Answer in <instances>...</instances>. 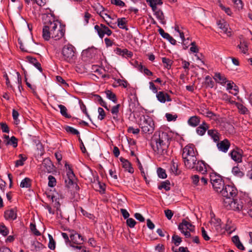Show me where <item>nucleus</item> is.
<instances>
[{
	"label": "nucleus",
	"mask_w": 252,
	"mask_h": 252,
	"mask_svg": "<svg viewBox=\"0 0 252 252\" xmlns=\"http://www.w3.org/2000/svg\"><path fill=\"white\" fill-rule=\"evenodd\" d=\"M120 211L125 219H128L129 216V213L125 209H121Z\"/></svg>",
	"instance_id": "nucleus-63"
},
{
	"label": "nucleus",
	"mask_w": 252,
	"mask_h": 252,
	"mask_svg": "<svg viewBox=\"0 0 252 252\" xmlns=\"http://www.w3.org/2000/svg\"><path fill=\"white\" fill-rule=\"evenodd\" d=\"M48 237L49 239L48 247L50 249L53 250L56 247V242L51 235L49 234Z\"/></svg>",
	"instance_id": "nucleus-41"
},
{
	"label": "nucleus",
	"mask_w": 252,
	"mask_h": 252,
	"mask_svg": "<svg viewBox=\"0 0 252 252\" xmlns=\"http://www.w3.org/2000/svg\"><path fill=\"white\" fill-rule=\"evenodd\" d=\"M111 2L112 4L116 5L117 6H119L121 7H124L125 6V3L121 0H111Z\"/></svg>",
	"instance_id": "nucleus-53"
},
{
	"label": "nucleus",
	"mask_w": 252,
	"mask_h": 252,
	"mask_svg": "<svg viewBox=\"0 0 252 252\" xmlns=\"http://www.w3.org/2000/svg\"><path fill=\"white\" fill-rule=\"evenodd\" d=\"M134 217L140 222H143L145 220L143 216L138 213H136L134 214Z\"/></svg>",
	"instance_id": "nucleus-62"
},
{
	"label": "nucleus",
	"mask_w": 252,
	"mask_h": 252,
	"mask_svg": "<svg viewBox=\"0 0 252 252\" xmlns=\"http://www.w3.org/2000/svg\"><path fill=\"white\" fill-rule=\"evenodd\" d=\"M136 223L135 220L132 218H128L126 220V224L130 228L134 227Z\"/></svg>",
	"instance_id": "nucleus-51"
},
{
	"label": "nucleus",
	"mask_w": 252,
	"mask_h": 252,
	"mask_svg": "<svg viewBox=\"0 0 252 252\" xmlns=\"http://www.w3.org/2000/svg\"><path fill=\"white\" fill-rule=\"evenodd\" d=\"M42 19L44 24L42 29V37L45 40H49L56 28L57 21H55L51 16L48 15H43Z\"/></svg>",
	"instance_id": "nucleus-3"
},
{
	"label": "nucleus",
	"mask_w": 252,
	"mask_h": 252,
	"mask_svg": "<svg viewBox=\"0 0 252 252\" xmlns=\"http://www.w3.org/2000/svg\"><path fill=\"white\" fill-rule=\"evenodd\" d=\"M20 156L21 157L20 159L15 161V166L16 167L23 165L24 164V161L26 160V158L23 157L22 155H20Z\"/></svg>",
	"instance_id": "nucleus-55"
},
{
	"label": "nucleus",
	"mask_w": 252,
	"mask_h": 252,
	"mask_svg": "<svg viewBox=\"0 0 252 252\" xmlns=\"http://www.w3.org/2000/svg\"><path fill=\"white\" fill-rule=\"evenodd\" d=\"M116 54L122 56H126L127 57H131L132 56V53L128 51L126 49H122L119 48H117L115 50Z\"/></svg>",
	"instance_id": "nucleus-22"
},
{
	"label": "nucleus",
	"mask_w": 252,
	"mask_h": 252,
	"mask_svg": "<svg viewBox=\"0 0 252 252\" xmlns=\"http://www.w3.org/2000/svg\"><path fill=\"white\" fill-rule=\"evenodd\" d=\"M57 81L61 83V84L64 85L65 86H68V84L65 82V80L60 76H56Z\"/></svg>",
	"instance_id": "nucleus-64"
},
{
	"label": "nucleus",
	"mask_w": 252,
	"mask_h": 252,
	"mask_svg": "<svg viewBox=\"0 0 252 252\" xmlns=\"http://www.w3.org/2000/svg\"><path fill=\"white\" fill-rule=\"evenodd\" d=\"M94 29L97 31L99 36L101 38H103L105 34L108 36H110L112 34V31L108 27L105 28V29L101 30L98 27V25H95Z\"/></svg>",
	"instance_id": "nucleus-19"
},
{
	"label": "nucleus",
	"mask_w": 252,
	"mask_h": 252,
	"mask_svg": "<svg viewBox=\"0 0 252 252\" xmlns=\"http://www.w3.org/2000/svg\"><path fill=\"white\" fill-rule=\"evenodd\" d=\"M139 126L142 131L145 133H151L154 130V122L149 116H142L140 119Z\"/></svg>",
	"instance_id": "nucleus-6"
},
{
	"label": "nucleus",
	"mask_w": 252,
	"mask_h": 252,
	"mask_svg": "<svg viewBox=\"0 0 252 252\" xmlns=\"http://www.w3.org/2000/svg\"><path fill=\"white\" fill-rule=\"evenodd\" d=\"M75 178H69L67 177V179L65 180V184L66 187L70 188L71 186L74 185V179Z\"/></svg>",
	"instance_id": "nucleus-50"
},
{
	"label": "nucleus",
	"mask_w": 252,
	"mask_h": 252,
	"mask_svg": "<svg viewBox=\"0 0 252 252\" xmlns=\"http://www.w3.org/2000/svg\"><path fill=\"white\" fill-rule=\"evenodd\" d=\"M31 186V180L29 178H25L20 183V187L21 188H30Z\"/></svg>",
	"instance_id": "nucleus-31"
},
{
	"label": "nucleus",
	"mask_w": 252,
	"mask_h": 252,
	"mask_svg": "<svg viewBox=\"0 0 252 252\" xmlns=\"http://www.w3.org/2000/svg\"><path fill=\"white\" fill-rule=\"evenodd\" d=\"M120 107V104H118L113 107H112L111 112L113 114V119L118 121V115L119 112V108Z\"/></svg>",
	"instance_id": "nucleus-27"
},
{
	"label": "nucleus",
	"mask_w": 252,
	"mask_h": 252,
	"mask_svg": "<svg viewBox=\"0 0 252 252\" xmlns=\"http://www.w3.org/2000/svg\"><path fill=\"white\" fill-rule=\"evenodd\" d=\"M208 134L215 142H217L219 140V133L217 130L213 129L208 130Z\"/></svg>",
	"instance_id": "nucleus-28"
},
{
	"label": "nucleus",
	"mask_w": 252,
	"mask_h": 252,
	"mask_svg": "<svg viewBox=\"0 0 252 252\" xmlns=\"http://www.w3.org/2000/svg\"><path fill=\"white\" fill-rule=\"evenodd\" d=\"M232 242L235 244L236 246L239 249L241 250H244L245 247L243 245V244L241 243L239 238L237 235H235L232 238Z\"/></svg>",
	"instance_id": "nucleus-24"
},
{
	"label": "nucleus",
	"mask_w": 252,
	"mask_h": 252,
	"mask_svg": "<svg viewBox=\"0 0 252 252\" xmlns=\"http://www.w3.org/2000/svg\"><path fill=\"white\" fill-rule=\"evenodd\" d=\"M210 179L214 190L220 193L225 186L221 177L216 173H212L210 175Z\"/></svg>",
	"instance_id": "nucleus-7"
},
{
	"label": "nucleus",
	"mask_w": 252,
	"mask_h": 252,
	"mask_svg": "<svg viewBox=\"0 0 252 252\" xmlns=\"http://www.w3.org/2000/svg\"><path fill=\"white\" fill-rule=\"evenodd\" d=\"M158 32H159V33H160V34L161 35V36L166 39H168V38H169V37L170 36L169 35V34H168L167 32H165L164 31V30L161 28H159V29L158 30Z\"/></svg>",
	"instance_id": "nucleus-57"
},
{
	"label": "nucleus",
	"mask_w": 252,
	"mask_h": 252,
	"mask_svg": "<svg viewBox=\"0 0 252 252\" xmlns=\"http://www.w3.org/2000/svg\"><path fill=\"white\" fill-rule=\"evenodd\" d=\"M209 126L208 124L206 122H203L202 124L196 128V132L198 135L202 136L205 134Z\"/></svg>",
	"instance_id": "nucleus-20"
},
{
	"label": "nucleus",
	"mask_w": 252,
	"mask_h": 252,
	"mask_svg": "<svg viewBox=\"0 0 252 252\" xmlns=\"http://www.w3.org/2000/svg\"><path fill=\"white\" fill-rule=\"evenodd\" d=\"M9 231L4 225H0V233L5 236L8 235Z\"/></svg>",
	"instance_id": "nucleus-45"
},
{
	"label": "nucleus",
	"mask_w": 252,
	"mask_h": 252,
	"mask_svg": "<svg viewBox=\"0 0 252 252\" xmlns=\"http://www.w3.org/2000/svg\"><path fill=\"white\" fill-rule=\"evenodd\" d=\"M233 2L238 9H242L243 7L242 1L241 0H232Z\"/></svg>",
	"instance_id": "nucleus-49"
},
{
	"label": "nucleus",
	"mask_w": 252,
	"mask_h": 252,
	"mask_svg": "<svg viewBox=\"0 0 252 252\" xmlns=\"http://www.w3.org/2000/svg\"><path fill=\"white\" fill-rule=\"evenodd\" d=\"M223 204L227 210H232L239 212L243 209V203L241 199L233 197L223 198Z\"/></svg>",
	"instance_id": "nucleus-5"
},
{
	"label": "nucleus",
	"mask_w": 252,
	"mask_h": 252,
	"mask_svg": "<svg viewBox=\"0 0 252 252\" xmlns=\"http://www.w3.org/2000/svg\"><path fill=\"white\" fill-rule=\"evenodd\" d=\"M65 29L58 21L56 23V28L52 32V38L56 40L62 38L64 34Z\"/></svg>",
	"instance_id": "nucleus-10"
},
{
	"label": "nucleus",
	"mask_w": 252,
	"mask_h": 252,
	"mask_svg": "<svg viewBox=\"0 0 252 252\" xmlns=\"http://www.w3.org/2000/svg\"><path fill=\"white\" fill-rule=\"evenodd\" d=\"M48 186L50 187H53L56 185V180L54 177L52 175L48 176Z\"/></svg>",
	"instance_id": "nucleus-43"
},
{
	"label": "nucleus",
	"mask_w": 252,
	"mask_h": 252,
	"mask_svg": "<svg viewBox=\"0 0 252 252\" xmlns=\"http://www.w3.org/2000/svg\"><path fill=\"white\" fill-rule=\"evenodd\" d=\"M76 53L75 47L71 44L65 45L62 51L61 60L69 63L75 62Z\"/></svg>",
	"instance_id": "nucleus-4"
},
{
	"label": "nucleus",
	"mask_w": 252,
	"mask_h": 252,
	"mask_svg": "<svg viewBox=\"0 0 252 252\" xmlns=\"http://www.w3.org/2000/svg\"><path fill=\"white\" fill-rule=\"evenodd\" d=\"M179 229L184 234L186 238L190 237V231H193L194 229V226L189 222L183 220L178 226Z\"/></svg>",
	"instance_id": "nucleus-8"
},
{
	"label": "nucleus",
	"mask_w": 252,
	"mask_h": 252,
	"mask_svg": "<svg viewBox=\"0 0 252 252\" xmlns=\"http://www.w3.org/2000/svg\"><path fill=\"white\" fill-rule=\"evenodd\" d=\"M170 169L174 174H178V166L175 162H173L171 165Z\"/></svg>",
	"instance_id": "nucleus-60"
},
{
	"label": "nucleus",
	"mask_w": 252,
	"mask_h": 252,
	"mask_svg": "<svg viewBox=\"0 0 252 252\" xmlns=\"http://www.w3.org/2000/svg\"><path fill=\"white\" fill-rule=\"evenodd\" d=\"M202 114L205 115L206 117L212 118L213 116H215V114L212 112L211 111H210L209 110H202V111L201 112Z\"/></svg>",
	"instance_id": "nucleus-59"
},
{
	"label": "nucleus",
	"mask_w": 252,
	"mask_h": 252,
	"mask_svg": "<svg viewBox=\"0 0 252 252\" xmlns=\"http://www.w3.org/2000/svg\"><path fill=\"white\" fill-rule=\"evenodd\" d=\"M194 168L202 174H204L207 172L206 164L203 161L197 160Z\"/></svg>",
	"instance_id": "nucleus-17"
},
{
	"label": "nucleus",
	"mask_w": 252,
	"mask_h": 252,
	"mask_svg": "<svg viewBox=\"0 0 252 252\" xmlns=\"http://www.w3.org/2000/svg\"><path fill=\"white\" fill-rule=\"evenodd\" d=\"M6 145H12L13 147L15 148L17 146V139L14 137L12 136L6 142Z\"/></svg>",
	"instance_id": "nucleus-36"
},
{
	"label": "nucleus",
	"mask_w": 252,
	"mask_h": 252,
	"mask_svg": "<svg viewBox=\"0 0 252 252\" xmlns=\"http://www.w3.org/2000/svg\"><path fill=\"white\" fill-rule=\"evenodd\" d=\"M158 189H164L165 190H169L170 189V183L168 181L163 182L158 187Z\"/></svg>",
	"instance_id": "nucleus-40"
},
{
	"label": "nucleus",
	"mask_w": 252,
	"mask_h": 252,
	"mask_svg": "<svg viewBox=\"0 0 252 252\" xmlns=\"http://www.w3.org/2000/svg\"><path fill=\"white\" fill-rule=\"evenodd\" d=\"M70 243L72 242L73 244L77 245H81L84 242V238L79 234L74 233L70 235Z\"/></svg>",
	"instance_id": "nucleus-14"
},
{
	"label": "nucleus",
	"mask_w": 252,
	"mask_h": 252,
	"mask_svg": "<svg viewBox=\"0 0 252 252\" xmlns=\"http://www.w3.org/2000/svg\"><path fill=\"white\" fill-rule=\"evenodd\" d=\"M4 218L7 220H14L17 218L16 210L11 209L4 212Z\"/></svg>",
	"instance_id": "nucleus-16"
},
{
	"label": "nucleus",
	"mask_w": 252,
	"mask_h": 252,
	"mask_svg": "<svg viewBox=\"0 0 252 252\" xmlns=\"http://www.w3.org/2000/svg\"><path fill=\"white\" fill-rule=\"evenodd\" d=\"M94 8L96 12L98 13L102 18H104V16L103 15V12L104 10V8L102 5L99 4L96 5L95 6H94Z\"/></svg>",
	"instance_id": "nucleus-38"
},
{
	"label": "nucleus",
	"mask_w": 252,
	"mask_h": 252,
	"mask_svg": "<svg viewBox=\"0 0 252 252\" xmlns=\"http://www.w3.org/2000/svg\"><path fill=\"white\" fill-rule=\"evenodd\" d=\"M162 62L164 64V66L168 69L170 68L173 63L172 60L165 57L162 58Z\"/></svg>",
	"instance_id": "nucleus-37"
},
{
	"label": "nucleus",
	"mask_w": 252,
	"mask_h": 252,
	"mask_svg": "<svg viewBox=\"0 0 252 252\" xmlns=\"http://www.w3.org/2000/svg\"><path fill=\"white\" fill-rule=\"evenodd\" d=\"M158 176L159 178L164 179L167 177L165 170L161 168H158L157 170Z\"/></svg>",
	"instance_id": "nucleus-44"
},
{
	"label": "nucleus",
	"mask_w": 252,
	"mask_h": 252,
	"mask_svg": "<svg viewBox=\"0 0 252 252\" xmlns=\"http://www.w3.org/2000/svg\"><path fill=\"white\" fill-rule=\"evenodd\" d=\"M107 97L110 100H112L114 103L117 102L116 96L110 90H107L105 91Z\"/></svg>",
	"instance_id": "nucleus-34"
},
{
	"label": "nucleus",
	"mask_w": 252,
	"mask_h": 252,
	"mask_svg": "<svg viewBox=\"0 0 252 252\" xmlns=\"http://www.w3.org/2000/svg\"><path fill=\"white\" fill-rule=\"evenodd\" d=\"M214 79L218 83L224 84L227 82L226 78L224 76L221 75L220 73H216L214 77Z\"/></svg>",
	"instance_id": "nucleus-26"
},
{
	"label": "nucleus",
	"mask_w": 252,
	"mask_h": 252,
	"mask_svg": "<svg viewBox=\"0 0 252 252\" xmlns=\"http://www.w3.org/2000/svg\"><path fill=\"white\" fill-rule=\"evenodd\" d=\"M28 59L29 62L32 63L40 72L42 71V69L40 63L37 61V60L35 58L31 57H28Z\"/></svg>",
	"instance_id": "nucleus-25"
},
{
	"label": "nucleus",
	"mask_w": 252,
	"mask_h": 252,
	"mask_svg": "<svg viewBox=\"0 0 252 252\" xmlns=\"http://www.w3.org/2000/svg\"><path fill=\"white\" fill-rule=\"evenodd\" d=\"M188 123L189 126L195 127L199 124L200 118L196 116H192L188 120Z\"/></svg>",
	"instance_id": "nucleus-23"
},
{
	"label": "nucleus",
	"mask_w": 252,
	"mask_h": 252,
	"mask_svg": "<svg viewBox=\"0 0 252 252\" xmlns=\"http://www.w3.org/2000/svg\"><path fill=\"white\" fill-rule=\"evenodd\" d=\"M121 161L122 162L123 167L129 173H132L134 172L133 168L131 166L130 163L126 159L121 158Z\"/></svg>",
	"instance_id": "nucleus-21"
},
{
	"label": "nucleus",
	"mask_w": 252,
	"mask_h": 252,
	"mask_svg": "<svg viewBox=\"0 0 252 252\" xmlns=\"http://www.w3.org/2000/svg\"><path fill=\"white\" fill-rule=\"evenodd\" d=\"M230 144L227 139H224L217 144V146L220 151L224 153H226L230 147Z\"/></svg>",
	"instance_id": "nucleus-15"
},
{
	"label": "nucleus",
	"mask_w": 252,
	"mask_h": 252,
	"mask_svg": "<svg viewBox=\"0 0 252 252\" xmlns=\"http://www.w3.org/2000/svg\"><path fill=\"white\" fill-rule=\"evenodd\" d=\"M0 125L1 126V128L3 132L9 133V127L5 123H0Z\"/></svg>",
	"instance_id": "nucleus-58"
},
{
	"label": "nucleus",
	"mask_w": 252,
	"mask_h": 252,
	"mask_svg": "<svg viewBox=\"0 0 252 252\" xmlns=\"http://www.w3.org/2000/svg\"><path fill=\"white\" fill-rule=\"evenodd\" d=\"M201 233H202V236L205 240L208 241L209 240H210V237L208 235L207 233L205 231L204 227L201 228Z\"/></svg>",
	"instance_id": "nucleus-61"
},
{
	"label": "nucleus",
	"mask_w": 252,
	"mask_h": 252,
	"mask_svg": "<svg viewBox=\"0 0 252 252\" xmlns=\"http://www.w3.org/2000/svg\"><path fill=\"white\" fill-rule=\"evenodd\" d=\"M58 107L60 109V113L62 116L65 117V118H71V116L67 114V109L64 105L60 104V105H58Z\"/></svg>",
	"instance_id": "nucleus-33"
},
{
	"label": "nucleus",
	"mask_w": 252,
	"mask_h": 252,
	"mask_svg": "<svg viewBox=\"0 0 252 252\" xmlns=\"http://www.w3.org/2000/svg\"><path fill=\"white\" fill-rule=\"evenodd\" d=\"M224 198H232L236 196L237 194V190L233 186L226 185L220 192Z\"/></svg>",
	"instance_id": "nucleus-9"
},
{
	"label": "nucleus",
	"mask_w": 252,
	"mask_h": 252,
	"mask_svg": "<svg viewBox=\"0 0 252 252\" xmlns=\"http://www.w3.org/2000/svg\"><path fill=\"white\" fill-rule=\"evenodd\" d=\"M242 154L243 151L242 150L236 148L232 150L229 155L234 161L237 163H240L242 161Z\"/></svg>",
	"instance_id": "nucleus-11"
},
{
	"label": "nucleus",
	"mask_w": 252,
	"mask_h": 252,
	"mask_svg": "<svg viewBox=\"0 0 252 252\" xmlns=\"http://www.w3.org/2000/svg\"><path fill=\"white\" fill-rule=\"evenodd\" d=\"M65 129L67 132L74 135H78L79 134V132L77 129L70 126H66L65 127Z\"/></svg>",
	"instance_id": "nucleus-42"
},
{
	"label": "nucleus",
	"mask_w": 252,
	"mask_h": 252,
	"mask_svg": "<svg viewBox=\"0 0 252 252\" xmlns=\"http://www.w3.org/2000/svg\"><path fill=\"white\" fill-rule=\"evenodd\" d=\"M232 173L234 175L239 178H241L244 175V173L237 166L233 167Z\"/></svg>",
	"instance_id": "nucleus-32"
},
{
	"label": "nucleus",
	"mask_w": 252,
	"mask_h": 252,
	"mask_svg": "<svg viewBox=\"0 0 252 252\" xmlns=\"http://www.w3.org/2000/svg\"><path fill=\"white\" fill-rule=\"evenodd\" d=\"M42 168H43L45 172L50 173L53 170L54 165L51 160L47 158L43 160Z\"/></svg>",
	"instance_id": "nucleus-13"
},
{
	"label": "nucleus",
	"mask_w": 252,
	"mask_h": 252,
	"mask_svg": "<svg viewBox=\"0 0 252 252\" xmlns=\"http://www.w3.org/2000/svg\"><path fill=\"white\" fill-rule=\"evenodd\" d=\"M98 112L99 113L98 119L100 120H103L105 117V113L104 110L102 108L99 107L98 108Z\"/></svg>",
	"instance_id": "nucleus-48"
},
{
	"label": "nucleus",
	"mask_w": 252,
	"mask_h": 252,
	"mask_svg": "<svg viewBox=\"0 0 252 252\" xmlns=\"http://www.w3.org/2000/svg\"><path fill=\"white\" fill-rule=\"evenodd\" d=\"M235 105L237 106V108L239 109V112L242 114H245L247 113L248 112V109L244 106L243 104L236 103Z\"/></svg>",
	"instance_id": "nucleus-35"
},
{
	"label": "nucleus",
	"mask_w": 252,
	"mask_h": 252,
	"mask_svg": "<svg viewBox=\"0 0 252 252\" xmlns=\"http://www.w3.org/2000/svg\"><path fill=\"white\" fill-rule=\"evenodd\" d=\"M172 241L176 246H178L182 242V239L180 237L176 235L172 236Z\"/></svg>",
	"instance_id": "nucleus-46"
},
{
	"label": "nucleus",
	"mask_w": 252,
	"mask_h": 252,
	"mask_svg": "<svg viewBox=\"0 0 252 252\" xmlns=\"http://www.w3.org/2000/svg\"><path fill=\"white\" fill-rule=\"evenodd\" d=\"M237 47L240 49L241 52L243 54H246L248 50V43L244 41L243 42L241 41L240 44L237 46Z\"/></svg>",
	"instance_id": "nucleus-30"
},
{
	"label": "nucleus",
	"mask_w": 252,
	"mask_h": 252,
	"mask_svg": "<svg viewBox=\"0 0 252 252\" xmlns=\"http://www.w3.org/2000/svg\"><path fill=\"white\" fill-rule=\"evenodd\" d=\"M143 68L144 73L147 75L151 76L153 75V73L150 70H149L147 68L143 67V66L140 64L139 66V69L142 71Z\"/></svg>",
	"instance_id": "nucleus-54"
},
{
	"label": "nucleus",
	"mask_w": 252,
	"mask_h": 252,
	"mask_svg": "<svg viewBox=\"0 0 252 252\" xmlns=\"http://www.w3.org/2000/svg\"><path fill=\"white\" fill-rule=\"evenodd\" d=\"M65 166L67 170L66 174H67V177H68L69 178H75V175H74L72 169L69 166V164H68L67 163H65Z\"/></svg>",
	"instance_id": "nucleus-39"
},
{
	"label": "nucleus",
	"mask_w": 252,
	"mask_h": 252,
	"mask_svg": "<svg viewBox=\"0 0 252 252\" xmlns=\"http://www.w3.org/2000/svg\"><path fill=\"white\" fill-rule=\"evenodd\" d=\"M205 83L209 87L213 88L214 86V82L209 76H207L205 77Z\"/></svg>",
	"instance_id": "nucleus-47"
},
{
	"label": "nucleus",
	"mask_w": 252,
	"mask_h": 252,
	"mask_svg": "<svg viewBox=\"0 0 252 252\" xmlns=\"http://www.w3.org/2000/svg\"><path fill=\"white\" fill-rule=\"evenodd\" d=\"M157 97L161 103H164L166 101H171V99L169 95L163 92H159L157 93Z\"/></svg>",
	"instance_id": "nucleus-18"
},
{
	"label": "nucleus",
	"mask_w": 252,
	"mask_h": 252,
	"mask_svg": "<svg viewBox=\"0 0 252 252\" xmlns=\"http://www.w3.org/2000/svg\"><path fill=\"white\" fill-rule=\"evenodd\" d=\"M164 213L166 217L167 218L168 220H170L172 218V217L173 216V212L169 209H167L164 211Z\"/></svg>",
	"instance_id": "nucleus-56"
},
{
	"label": "nucleus",
	"mask_w": 252,
	"mask_h": 252,
	"mask_svg": "<svg viewBox=\"0 0 252 252\" xmlns=\"http://www.w3.org/2000/svg\"><path fill=\"white\" fill-rule=\"evenodd\" d=\"M169 136L167 133L161 131L155 133L152 140V146L155 153L165 155L169 144Z\"/></svg>",
	"instance_id": "nucleus-1"
},
{
	"label": "nucleus",
	"mask_w": 252,
	"mask_h": 252,
	"mask_svg": "<svg viewBox=\"0 0 252 252\" xmlns=\"http://www.w3.org/2000/svg\"><path fill=\"white\" fill-rule=\"evenodd\" d=\"M196 154L197 152L194 151V146L192 144H189L183 148L182 158L187 168H194L197 160Z\"/></svg>",
	"instance_id": "nucleus-2"
},
{
	"label": "nucleus",
	"mask_w": 252,
	"mask_h": 252,
	"mask_svg": "<svg viewBox=\"0 0 252 252\" xmlns=\"http://www.w3.org/2000/svg\"><path fill=\"white\" fill-rule=\"evenodd\" d=\"M217 25H218L219 28L222 30V31L225 33L227 34L228 36H230L231 35V32L230 29L228 30V25L226 22H225L224 20H220L217 22Z\"/></svg>",
	"instance_id": "nucleus-12"
},
{
	"label": "nucleus",
	"mask_w": 252,
	"mask_h": 252,
	"mask_svg": "<svg viewBox=\"0 0 252 252\" xmlns=\"http://www.w3.org/2000/svg\"><path fill=\"white\" fill-rule=\"evenodd\" d=\"M157 18L162 21L164 20V15L162 11L160 9H158L157 11L155 13Z\"/></svg>",
	"instance_id": "nucleus-52"
},
{
	"label": "nucleus",
	"mask_w": 252,
	"mask_h": 252,
	"mask_svg": "<svg viewBox=\"0 0 252 252\" xmlns=\"http://www.w3.org/2000/svg\"><path fill=\"white\" fill-rule=\"evenodd\" d=\"M117 22L118 26L120 28L128 30L127 27L125 26L126 23V20L125 18H118L117 19Z\"/></svg>",
	"instance_id": "nucleus-29"
}]
</instances>
